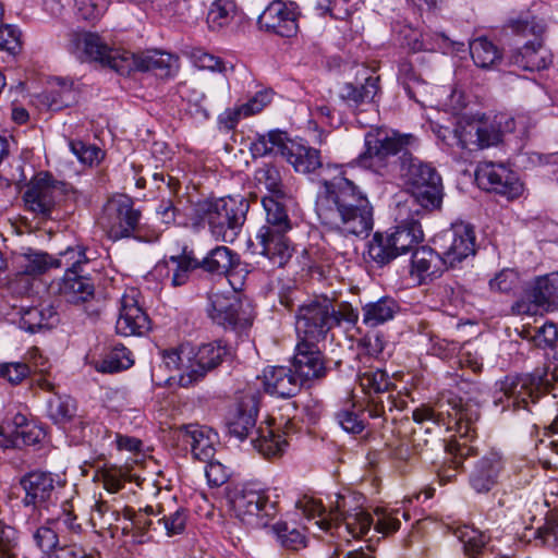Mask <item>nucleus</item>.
<instances>
[{"instance_id": "1", "label": "nucleus", "mask_w": 558, "mask_h": 558, "mask_svg": "<svg viewBox=\"0 0 558 558\" xmlns=\"http://www.w3.org/2000/svg\"><path fill=\"white\" fill-rule=\"evenodd\" d=\"M320 184L315 207L319 221L347 235H368L374 227V208L360 186L342 174Z\"/></svg>"}, {"instance_id": "2", "label": "nucleus", "mask_w": 558, "mask_h": 558, "mask_svg": "<svg viewBox=\"0 0 558 558\" xmlns=\"http://www.w3.org/2000/svg\"><path fill=\"white\" fill-rule=\"evenodd\" d=\"M248 208L244 197L205 199L193 207L190 225L194 230L207 227L217 241L233 242L246 220Z\"/></svg>"}, {"instance_id": "3", "label": "nucleus", "mask_w": 558, "mask_h": 558, "mask_svg": "<svg viewBox=\"0 0 558 558\" xmlns=\"http://www.w3.org/2000/svg\"><path fill=\"white\" fill-rule=\"evenodd\" d=\"M347 500L343 496L337 495L335 507L326 511L319 500L304 497L299 500L296 508L307 521L318 518L314 521L317 530L341 534L343 530L352 538L365 537L374 529V515L363 508L356 507L348 509Z\"/></svg>"}, {"instance_id": "4", "label": "nucleus", "mask_w": 558, "mask_h": 558, "mask_svg": "<svg viewBox=\"0 0 558 558\" xmlns=\"http://www.w3.org/2000/svg\"><path fill=\"white\" fill-rule=\"evenodd\" d=\"M286 201L287 197H263L262 203L266 211V225L259 229L256 235L260 246V254L268 257L278 267L284 266L293 252L291 243L286 235L292 229Z\"/></svg>"}, {"instance_id": "5", "label": "nucleus", "mask_w": 558, "mask_h": 558, "mask_svg": "<svg viewBox=\"0 0 558 558\" xmlns=\"http://www.w3.org/2000/svg\"><path fill=\"white\" fill-rule=\"evenodd\" d=\"M400 173L407 191L425 211L439 210L444 199L442 180L435 167L405 153L401 159Z\"/></svg>"}, {"instance_id": "6", "label": "nucleus", "mask_w": 558, "mask_h": 558, "mask_svg": "<svg viewBox=\"0 0 558 558\" xmlns=\"http://www.w3.org/2000/svg\"><path fill=\"white\" fill-rule=\"evenodd\" d=\"M364 144L365 150L357 157L359 166L384 174L388 159L400 154L401 161L405 153L417 146V140L412 134L377 128L365 134Z\"/></svg>"}, {"instance_id": "7", "label": "nucleus", "mask_w": 558, "mask_h": 558, "mask_svg": "<svg viewBox=\"0 0 558 558\" xmlns=\"http://www.w3.org/2000/svg\"><path fill=\"white\" fill-rule=\"evenodd\" d=\"M234 515L254 527H265L279 512V495L275 490L257 488L246 484L230 494Z\"/></svg>"}, {"instance_id": "8", "label": "nucleus", "mask_w": 558, "mask_h": 558, "mask_svg": "<svg viewBox=\"0 0 558 558\" xmlns=\"http://www.w3.org/2000/svg\"><path fill=\"white\" fill-rule=\"evenodd\" d=\"M414 422L422 424L424 422H432L438 426L451 427L454 424L457 432L469 433L471 424H474L480 418V407L471 400L463 401L462 398L457 396L441 397L433 405L422 404L414 409L412 412Z\"/></svg>"}, {"instance_id": "9", "label": "nucleus", "mask_w": 558, "mask_h": 558, "mask_svg": "<svg viewBox=\"0 0 558 558\" xmlns=\"http://www.w3.org/2000/svg\"><path fill=\"white\" fill-rule=\"evenodd\" d=\"M142 214L134 207L131 197L118 194L110 197L102 207L98 225L106 235L118 241L126 238L144 240L140 225Z\"/></svg>"}, {"instance_id": "10", "label": "nucleus", "mask_w": 558, "mask_h": 558, "mask_svg": "<svg viewBox=\"0 0 558 558\" xmlns=\"http://www.w3.org/2000/svg\"><path fill=\"white\" fill-rule=\"evenodd\" d=\"M332 299L320 295L300 305L295 315L299 340L319 342L332 329Z\"/></svg>"}, {"instance_id": "11", "label": "nucleus", "mask_w": 558, "mask_h": 558, "mask_svg": "<svg viewBox=\"0 0 558 558\" xmlns=\"http://www.w3.org/2000/svg\"><path fill=\"white\" fill-rule=\"evenodd\" d=\"M19 484L24 493L22 504L39 515L57 505L59 476L48 471L34 470L20 477Z\"/></svg>"}, {"instance_id": "12", "label": "nucleus", "mask_w": 558, "mask_h": 558, "mask_svg": "<svg viewBox=\"0 0 558 558\" xmlns=\"http://www.w3.org/2000/svg\"><path fill=\"white\" fill-rule=\"evenodd\" d=\"M543 380L541 376L525 374L507 376L495 392L494 405L500 407L501 412L512 409H529V403L536 402L541 396Z\"/></svg>"}, {"instance_id": "13", "label": "nucleus", "mask_w": 558, "mask_h": 558, "mask_svg": "<svg viewBox=\"0 0 558 558\" xmlns=\"http://www.w3.org/2000/svg\"><path fill=\"white\" fill-rule=\"evenodd\" d=\"M300 7L294 1L274 0L257 19L258 28L265 33L291 38L299 32Z\"/></svg>"}, {"instance_id": "14", "label": "nucleus", "mask_w": 558, "mask_h": 558, "mask_svg": "<svg viewBox=\"0 0 558 558\" xmlns=\"http://www.w3.org/2000/svg\"><path fill=\"white\" fill-rule=\"evenodd\" d=\"M229 354L230 349L222 340L199 345L193 356H185L189 365L177 379L178 384L184 388L193 386L220 365Z\"/></svg>"}, {"instance_id": "15", "label": "nucleus", "mask_w": 558, "mask_h": 558, "mask_svg": "<svg viewBox=\"0 0 558 558\" xmlns=\"http://www.w3.org/2000/svg\"><path fill=\"white\" fill-rule=\"evenodd\" d=\"M475 179L480 187L505 196L507 199L517 198L523 192V184L518 174L504 163L481 162L476 168Z\"/></svg>"}, {"instance_id": "16", "label": "nucleus", "mask_w": 558, "mask_h": 558, "mask_svg": "<svg viewBox=\"0 0 558 558\" xmlns=\"http://www.w3.org/2000/svg\"><path fill=\"white\" fill-rule=\"evenodd\" d=\"M65 192V184L53 180L48 173L38 174L24 194L29 210L43 219L50 218L57 202Z\"/></svg>"}, {"instance_id": "17", "label": "nucleus", "mask_w": 558, "mask_h": 558, "mask_svg": "<svg viewBox=\"0 0 558 558\" xmlns=\"http://www.w3.org/2000/svg\"><path fill=\"white\" fill-rule=\"evenodd\" d=\"M441 256L447 267H458L463 260L475 254L474 228L464 222L452 225L441 235Z\"/></svg>"}, {"instance_id": "18", "label": "nucleus", "mask_w": 558, "mask_h": 558, "mask_svg": "<svg viewBox=\"0 0 558 558\" xmlns=\"http://www.w3.org/2000/svg\"><path fill=\"white\" fill-rule=\"evenodd\" d=\"M207 313L216 324L223 326L226 329L242 330L252 324V319L243 310V303L234 294H210Z\"/></svg>"}, {"instance_id": "19", "label": "nucleus", "mask_w": 558, "mask_h": 558, "mask_svg": "<svg viewBox=\"0 0 558 558\" xmlns=\"http://www.w3.org/2000/svg\"><path fill=\"white\" fill-rule=\"evenodd\" d=\"M150 329V319L138 304L135 291L125 293L120 300L116 331L123 337L143 336Z\"/></svg>"}, {"instance_id": "20", "label": "nucleus", "mask_w": 558, "mask_h": 558, "mask_svg": "<svg viewBox=\"0 0 558 558\" xmlns=\"http://www.w3.org/2000/svg\"><path fill=\"white\" fill-rule=\"evenodd\" d=\"M318 342L299 340L293 356V367L300 381L320 379L326 376L327 367Z\"/></svg>"}, {"instance_id": "21", "label": "nucleus", "mask_w": 558, "mask_h": 558, "mask_svg": "<svg viewBox=\"0 0 558 558\" xmlns=\"http://www.w3.org/2000/svg\"><path fill=\"white\" fill-rule=\"evenodd\" d=\"M446 268H448L447 263L441 254L428 246L416 247L412 254L410 274L418 284L433 282L441 277Z\"/></svg>"}, {"instance_id": "22", "label": "nucleus", "mask_w": 558, "mask_h": 558, "mask_svg": "<svg viewBox=\"0 0 558 558\" xmlns=\"http://www.w3.org/2000/svg\"><path fill=\"white\" fill-rule=\"evenodd\" d=\"M462 148L470 151L497 145L501 141V131L494 123L473 121L457 130Z\"/></svg>"}, {"instance_id": "23", "label": "nucleus", "mask_w": 558, "mask_h": 558, "mask_svg": "<svg viewBox=\"0 0 558 558\" xmlns=\"http://www.w3.org/2000/svg\"><path fill=\"white\" fill-rule=\"evenodd\" d=\"M294 424L287 421L282 434L276 432L270 425L259 426L252 438L254 448L266 459H276L283 454L289 442L287 436L293 432Z\"/></svg>"}, {"instance_id": "24", "label": "nucleus", "mask_w": 558, "mask_h": 558, "mask_svg": "<svg viewBox=\"0 0 558 558\" xmlns=\"http://www.w3.org/2000/svg\"><path fill=\"white\" fill-rule=\"evenodd\" d=\"M263 385L267 393L278 398L294 397L301 389L299 377L288 367L269 366L263 372Z\"/></svg>"}, {"instance_id": "25", "label": "nucleus", "mask_w": 558, "mask_h": 558, "mask_svg": "<svg viewBox=\"0 0 558 558\" xmlns=\"http://www.w3.org/2000/svg\"><path fill=\"white\" fill-rule=\"evenodd\" d=\"M181 440L191 447L193 457L199 461H209L215 456L217 435L204 426L186 425L180 429Z\"/></svg>"}, {"instance_id": "26", "label": "nucleus", "mask_w": 558, "mask_h": 558, "mask_svg": "<svg viewBox=\"0 0 558 558\" xmlns=\"http://www.w3.org/2000/svg\"><path fill=\"white\" fill-rule=\"evenodd\" d=\"M551 61V54L543 47L541 39L529 41L508 57L510 65L531 72L547 69Z\"/></svg>"}, {"instance_id": "27", "label": "nucleus", "mask_w": 558, "mask_h": 558, "mask_svg": "<svg viewBox=\"0 0 558 558\" xmlns=\"http://www.w3.org/2000/svg\"><path fill=\"white\" fill-rule=\"evenodd\" d=\"M502 468L501 456L489 452L475 464L470 475V485L476 493H488L497 484Z\"/></svg>"}, {"instance_id": "28", "label": "nucleus", "mask_w": 558, "mask_h": 558, "mask_svg": "<svg viewBox=\"0 0 558 558\" xmlns=\"http://www.w3.org/2000/svg\"><path fill=\"white\" fill-rule=\"evenodd\" d=\"M199 268L198 259L192 251L183 248L182 254L170 256L163 263L156 266V270L160 274L167 270L166 278L173 288L182 287L187 283L191 272Z\"/></svg>"}, {"instance_id": "29", "label": "nucleus", "mask_w": 558, "mask_h": 558, "mask_svg": "<svg viewBox=\"0 0 558 558\" xmlns=\"http://www.w3.org/2000/svg\"><path fill=\"white\" fill-rule=\"evenodd\" d=\"M283 150V158L293 169L303 174L316 172L323 167V158L319 149L296 143L289 138Z\"/></svg>"}, {"instance_id": "30", "label": "nucleus", "mask_w": 558, "mask_h": 558, "mask_svg": "<svg viewBox=\"0 0 558 558\" xmlns=\"http://www.w3.org/2000/svg\"><path fill=\"white\" fill-rule=\"evenodd\" d=\"M257 413L258 408L255 399L252 397L243 398L227 423L229 435L239 440H244L251 434H255Z\"/></svg>"}, {"instance_id": "31", "label": "nucleus", "mask_w": 558, "mask_h": 558, "mask_svg": "<svg viewBox=\"0 0 558 558\" xmlns=\"http://www.w3.org/2000/svg\"><path fill=\"white\" fill-rule=\"evenodd\" d=\"M71 51L82 60L98 61L105 63L110 47L98 34L83 32L71 35Z\"/></svg>"}, {"instance_id": "32", "label": "nucleus", "mask_w": 558, "mask_h": 558, "mask_svg": "<svg viewBox=\"0 0 558 558\" xmlns=\"http://www.w3.org/2000/svg\"><path fill=\"white\" fill-rule=\"evenodd\" d=\"M80 270L66 271L59 284V293L65 302L82 304L94 298V283Z\"/></svg>"}, {"instance_id": "33", "label": "nucleus", "mask_w": 558, "mask_h": 558, "mask_svg": "<svg viewBox=\"0 0 558 558\" xmlns=\"http://www.w3.org/2000/svg\"><path fill=\"white\" fill-rule=\"evenodd\" d=\"M198 264L208 274L226 276L239 264V255L227 246L218 245L198 259Z\"/></svg>"}, {"instance_id": "34", "label": "nucleus", "mask_w": 558, "mask_h": 558, "mask_svg": "<svg viewBox=\"0 0 558 558\" xmlns=\"http://www.w3.org/2000/svg\"><path fill=\"white\" fill-rule=\"evenodd\" d=\"M318 518H316L317 520ZM315 519H313V523L311 525L304 526L300 530L296 526L289 525L287 522H277L271 525V532L277 538V542L286 549L289 550H300L307 546V537L304 534V531L313 532L315 534L316 525H314ZM308 521V523H311Z\"/></svg>"}, {"instance_id": "35", "label": "nucleus", "mask_w": 558, "mask_h": 558, "mask_svg": "<svg viewBox=\"0 0 558 558\" xmlns=\"http://www.w3.org/2000/svg\"><path fill=\"white\" fill-rule=\"evenodd\" d=\"M527 298L547 310L558 306V272L537 278L527 291Z\"/></svg>"}, {"instance_id": "36", "label": "nucleus", "mask_w": 558, "mask_h": 558, "mask_svg": "<svg viewBox=\"0 0 558 558\" xmlns=\"http://www.w3.org/2000/svg\"><path fill=\"white\" fill-rule=\"evenodd\" d=\"M57 322V312L52 305L21 310L20 327L31 333L50 328Z\"/></svg>"}, {"instance_id": "37", "label": "nucleus", "mask_w": 558, "mask_h": 558, "mask_svg": "<svg viewBox=\"0 0 558 558\" xmlns=\"http://www.w3.org/2000/svg\"><path fill=\"white\" fill-rule=\"evenodd\" d=\"M397 302L388 296L368 302L362 307V322L367 327H377L393 318L398 311Z\"/></svg>"}, {"instance_id": "38", "label": "nucleus", "mask_w": 558, "mask_h": 558, "mask_svg": "<svg viewBox=\"0 0 558 558\" xmlns=\"http://www.w3.org/2000/svg\"><path fill=\"white\" fill-rule=\"evenodd\" d=\"M288 136L279 130L269 131L266 134H257L250 144V151L254 158L265 157L267 155H280L283 157Z\"/></svg>"}, {"instance_id": "39", "label": "nucleus", "mask_w": 558, "mask_h": 558, "mask_svg": "<svg viewBox=\"0 0 558 558\" xmlns=\"http://www.w3.org/2000/svg\"><path fill=\"white\" fill-rule=\"evenodd\" d=\"M378 89V78L368 76L365 78V83L361 85L345 83L341 88L340 97L350 107H359L364 104L373 102Z\"/></svg>"}, {"instance_id": "40", "label": "nucleus", "mask_w": 558, "mask_h": 558, "mask_svg": "<svg viewBox=\"0 0 558 558\" xmlns=\"http://www.w3.org/2000/svg\"><path fill=\"white\" fill-rule=\"evenodd\" d=\"M387 234L399 255L411 252L423 240L421 226L413 220L397 226L393 232Z\"/></svg>"}, {"instance_id": "41", "label": "nucleus", "mask_w": 558, "mask_h": 558, "mask_svg": "<svg viewBox=\"0 0 558 558\" xmlns=\"http://www.w3.org/2000/svg\"><path fill=\"white\" fill-rule=\"evenodd\" d=\"M134 364L132 352L122 344H117L102 359L94 361V368L104 374H113L130 368Z\"/></svg>"}, {"instance_id": "42", "label": "nucleus", "mask_w": 558, "mask_h": 558, "mask_svg": "<svg viewBox=\"0 0 558 558\" xmlns=\"http://www.w3.org/2000/svg\"><path fill=\"white\" fill-rule=\"evenodd\" d=\"M470 53L475 65L482 69H493L502 62L501 50L486 37L472 40Z\"/></svg>"}, {"instance_id": "43", "label": "nucleus", "mask_w": 558, "mask_h": 558, "mask_svg": "<svg viewBox=\"0 0 558 558\" xmlns=\"http://www.w3.org/2000/svg\"><path fill=\"white\" fill-rule=\"evenodd\" d=\"M77 412L76 401L68 395H53L47 402V416L58 425L71 423Z\"/></svg>"}, {"instance_id": "44", "label": "nucleus", "mask_w": 558, "mask_h": 558, "mask_svg": "<svg viewBox=\"0 0 558 558\" xmlns=\"http://www.w3.org/2000/svg\"><path fill=\"white\" fill-rule=\"evenodd\" d=\"M401 518L409 520L410 515L407 511L401 509H389L384 507H377L374 509V532L388 536L397 531L401 526Z\"/></svg>"}, {"instance_id": "45", "label": "nucleus", "mask_w": 558, "mask_h": 558, "mask_svg": "<svg viewBox=\"0 0 558 558\" xmlns=\"http://www.w3.org/2000/svg\"><path fill=\"white\" fill-rule=\"evenodd\" d=\"M254 182L257 187H264L269 196L287 197L279 169L271 163H264L254 172Z\"/></svg>"}, {"instance_id": "46", "label": "nucleus", "mask_w": 558, "mask_h": 558, "mask_svg": "<svg viewBox=\"0 0 558 558\" xmlns=\"http://www.w3.org/2000/svg\"><path fill=\"white\" fill-rule=\"evenodd\" d=\"M235 3L232 0H215L208 10L206 23L211 31L227 27L234 19Z\"/></svg>"}, {"instance_id": "47", "label": "nucleus", "mask_w": 558, "mask_h": 558, "mask_svg": "<svg viewBox=\"0 0 558 558\" xmlns=\"http://www.w3.org/2000/svg\"><path fill=\"white\" fill-rule=\"evenodd\" d=\"M43 97L50 110L59 111L73 105L76 101L77 93L73 88L72 83L59 81L58 84L46 92Z\"/></svg>"}, {"instance_id": "48", "label": "nucleus", "mask_w": 558, "mask_h": 558, "mask_svg": "<svg viewBox=\"0 0 558 558\" xmlns=\"http://www.w3.org/2000/svg\"><path fill=\"white\" fill-rule=\"evenodd\" d=\"M368 256L378 266H385L397 258L399 254L392 247L391 240L388 234L376 232L368 243Z\"/></svg>"}, {"instance_id": "49", "label": "nucleus", "mask_w": 558, "mask_h": 558, "mask_svg": "<svg viewBox=\"0 0 558 558\" xmlns=\"http://www.w3.org/2000/svg\"><path fill=\"white\" fill-rule=\"evenodd\" d=\"M119 520V513L106 501L99 500L92 508L89 522L98 533L111 530Z\"/></svg>"}, {"instance_id": "50", "label": "nucleus", "mask_w": 558, "mask_h": 558, "mask_svg": "<svg viewBox=\"0 0 558 558\" xmlns=\"http://www.w3.org/2000/svg\"><path fill=\"white\" fill-rule=\"evenodd\" d=\"M137 60L138 56L133 52L110 49L104 64L121 75H129L133 71H138Z\"/></svg>"}, {"instance_id": "51", "label": "nucleus", "mask_w": 558, "mask_h": 558, "mask_svg": "<svg viewBox=\"0 0 558 558\" xmlns=\"http://www.w3.org/2000/svg\"><path fill=\"white\" fill-rule=\"evenodd\" d=\"M456 535L463 544L465 554L471 557L478 555L488 542V536L470 526L458 529Z\"/></svg>"}, {"instance_id": "52", "label": "nucleus", "mask_w": 558, "mask_h": 558, "mask_svg": "<svg viewBox=\"0 0 558 558\" xmlns=\"http://www.w3.org/2000/svg\"><path fill=\"white\" fill-rule=\"evenodd\" d=\"M462 432H464V428H462ZM459 439H456L448 445H446L447 451L452 454V462L454 463V469H458L463 463V459L472 456L475 451L474 447L469 444V441L474 437L475 435V428L473 427V424H471L470 432L466 433H458Z\"/></svg>"}, {"instance_id": "53", "label": "nucleus", "mask_w": 558, "mask_h": 558, "mask_svg": "<svg viewBox=\"0 0 558 558\" xmlns=\"http://www.w3.org/2000/svg\"><path fill=\"white\" fill-rule=\"evenodd\" d=\"M138 56V71H160L166 75L171 66L172 56L170 53L153 50Z\"/></svg>"}, {"instance_id": "54", "label": "nucleus", "mask_w": 558, "mask_h": 558, "mask_svg": "<svg viewBox=\"0 0 558 558\" xmlns=\"http://www.w3.org/2000/svg\"><path fill=\"white\" fill-rule=\"evenodd\" d=\"M97 476L109 493L119 492L125 482L131 481L129 471L118 466H106L97 472Z\"/></svg>"}, {"instance_id": "55", "label": "nucleus", "mask_w": 558, "mask_h": 558, "mask_svg": "<svg viewBox=\"0 0 558 558\" xmlns=\"http://www.w3.org/2000/svg\"><path fill=\"white\" fill-rule=\"evenodd\" d=\"M21 267L24 274L38 276L54 268V257L43 252H29L24 255Z\"/></svg>"}, {"instance_id": "56", "label": "nucleus", "mask_w": 558, "mask_h": 558, "mask_svg": "<svg viewBox=\"0 0 558 558\" xmlns=\"http://www.w3.org/2000/svg\"><path fill=\"white\" fill-rule=\"evenodd\" d=\"M360 385L362 389L368 393L386 392L391 383L387 373L383 369L367 371L360 376Z\"/></svg>"}, {"instance_id": "57", "label": "nucleus", "mask_w": 558, "mask_h": 558, "mask_svg": "<svg viewBox=\"0 0 558 558\" xmlns=\"http://www.w3.org/2000/svg\"><path fill=\"white\" fill-rule=\"evenodd\" d=\"M88 262L85 254V248L81 245L68 247L64 252L60 253L58 258H54V268L64 267L65 272L73 269L83 272L82 265Z\"/></svg>"}, {"instance_id": "58", "label": "nucleus", "mask_w": 558, "mask_h": 558, "mask_svg": "<svg viewBox=\"0 0 558 558\" xmlns=\"http://www.w3.org/2000/svg\"><path fill=\"white\" fill-rule=\"evenodd\" d=\"M20 535L15 527L0 521V558H16Z\"/></svg>"}, {"instance_id": "59", "label": "nucleus", "mask_w": 558, "mask_h": 558, "mask_svg": "<svg viewBox=\"0 0 558 558\" xmlns=\"http://www.w3.org/2000/svg\"><path fill=\"white\" fill-rule=\"evenodd\" d=\"M32 537L36 547L46 556H50L56 550L62 549V547L59 546L57 532L49 525L37 527L33 532Z\"/></svg>"}, {"instance_id": "60", "label": "nucleus", "mask_w": 558, "mask_h": 558, "mask_svg": "<svg viewBox=\"0 0 558 558\" xmlns=\"http://www.w3.org/2000/svg\"><path fill=\"white\" fill-rule=\"evenodd\" d=\"M13 429H8L12 438L19 441V447L22 445H33L38 440L39 434L34 430L27 418L23 414H16L13 417Z\"/></svg>"}, {"instance_id": "61", "label": "nucleus", "mask_w": 558, "mask_h": 558, "mask_svg": "<svg viewBox=\"0 0 558 558\" xmlns=\"http://www.w3.org/2000/svg\"><path fill=\"white\" fill-rule=\"evenodd\" d=\"M332 314L330 319L332 322V328L336 326L347 325L349 327L355 326L359 322L360 313L349 302L335 303L332 300Z\"/></svg>"}, {"instance_id": "62", "label": "nucleus", "mask_w": 558, "mask_h": 558, "mask_svg": "<svg viewBox=\"0 0 558 558\" xmlns=\"http://www.w3.org/2000/svg\"><path fill=\"white\" fill-rule=\"evenodd\" d=\"M185 523L186 513L182 508L157 520V524L162 526L168 536L182 533L185 529Z\"/></svg>"}, {"instance_id": "63", "label": "nucleus", "mask_w": 558, "mask_h": 558, "mask_svg": "<svg viewBox=\"0 0 558 558\" xmlns=\"http://www.w3.org/2000/svg\"><path fill=\"white\" fill-rule=\"evenodd\" d=\"M31 373V367L23 362H9L0 364V378L12 385L20 384Z\"/></svg>"}, {"instance_id": "64", "label": "nucleus", "mask_w": 558, "mask_h": 558, "mask_svg": "<svg viewBox=\"0 0 558 558\" xmlns=\"http://www.w3.org/2000/svg\"><path fill=\"white\" fill-rule=\"evenodd\" d=\"M537 535L546 545L558 546V511L547 514L544 525L537 530Z\"/></svg>"}]
</instances>
